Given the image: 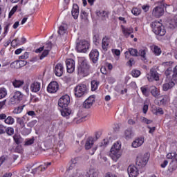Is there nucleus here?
Listing matches in <instances>:
<instances>
[{
	"instance_id": "1",
	"label": "nucleus",
	"mask_w": 177,
	"mask_h": 177,
	"mask_svg": "<svg viewBox=\"0 0 177 177\" xmlns=\"http://www.w3.org/2000/svg\"><path fill=\"white\" fill-rule=\"evenodd\" d=\"M151 27L152 28L153 32L156 34V35H160V37H164L167 33V30H165V27L162 26L158 21H155L151 24Z\"/></svg>"
},
{
	"instance_id": "2",
	"label": "nucleus",
	"mask_w": 177,
	"mask_h": 177,
	"mask_svg": "<svg viewBox=\"0 0 177 177\" xmlns=\"http://www.w3.org/2000/svg\"><path fill=\"white\" fill-rule=\"evenodd\" d=\"M120 150H121V144L116 142L112 146L110 156L113 161H117L121 157Z\"/></svg>"
},
{
	"instance_id": "3",
	"label": "nucleus",
	"mask_w": 177,
	"mask_h": 177,
	"mask_svg": "<svg viewBox=\"0 0 177 177\" xmlns=\"http://www.w3.org/2000/svg\"><path fill=\"white\" fill-rule=\"evenodd\" d=\"M77 73L83 77H86L89 74V64H88L86 60L84 59L79 62Z\"/></svg>"
},
{
	"instance_id": "4",
	"label": "nucleus",
	"mask_w": 177,
	"mask_h": 177,
	"mask_svg": "<svg viewBox=\"0 0 177 177\" xmlns=\"http://www.w3.org/2000/svg\"><path fill=\"white\" fill-rule=\"evenodd\" d=\"M74 92L76 97H82L88 93V87L84 84H80L75 87Z\"/></svg>"
},
{
	"instance_id": "5",
	"label": "nucleus",
	"mask_w": 177,
	"mask_h": 177,
	"mask_svg": "<svg viewBox=\"0 0 177 177\" xmlns=\"http://www.w3.org/2000/svg\"><path fill=\"white\" fill-rule=\"evenodd\" d=\"M149 153L139 154L137 156V160L136 162V167H138V168H143V167H146V165L149 161Z\"/></svg>"
},
{
	"instance_id": "6",
	"label": "nucleus",
	"mask_w": 177,
	"mask_h": 177,
	"mask_svg": "<svg viewBox=\"0 0 177 177\" xmlns=\"http://www.w3.org/2000/svg\"><path fill=\"white\" fill-rule=\"evenodd\" d=\"M89 41L86 40H81L77 44L76 49L80 53H86L89 49Z\"/></svg>"
},
{
	"instance_id": "7",
	"label": "nucleus",
	"mask_w": 177,
	"mask_h": 177,
	"mask_svg": "<svg viewBox=\"0 0 177 177\" xmlns=\"http://www.w3.org/2000/svg\"><path fill=\"white\" fill-rule=\"evenodd\" d=\"M70 104V96L65 95L60 97L58 101V106L61 109L66 108Z\"/></svg>"
},
{
	"instance_id": "8",
	"label": "nucleus",
	"mask_w": 177,
	"mask_h": 177,
	"mask_svg": "<svg viewBox=\"0 0 177 177\" xmlns=\"http://www.w3.org/2000/svg\"><path fill=\"white\" fill-rule=\"evenodd\" d=\"M164 8H165V4H160L159 6L154 8L152 11L153 16L154 17H161L164 15Z\"/></svg>"
},
{
	"instance_id": "9",
	"label": "nucleus",
	"mask_w": 177,
	"mask_h": 177,
	"mask_svg": "<svg viewBox=\"0 0 177 177\" xmlns=\"http://www.w3.org/2000/svg\"><path fill=\"white\" fill-rule=\"evenodd\" d=\"M67 72L71 74V73H74V70H75V61L73 59H68L66 60Z\"/></svg>"
},
{
	"instance_id": "10",
	"label": "nucleus",
	"mask_w": 177,
	"mask_h": 177,
	"mask_svg": "<svg viewBox=\"0 0 177 177\" xmlns=\"http://www.w3.org/2000/svg\"><path fill=\"white\" fill-rule=\"evenodd\" d=\"M148 81L151 82L153 81H158L160 77L158 76V73H157V69L156 68H152L150 70V77H147Z\"/></svg>"
},
{
	"instance_id": "11",
	"label": "nucleus",
	"mask_w": 177,
	"mask_h": 177,
	"mask_svg": "<svg viewBox=\"0 0 177 177\" xmlns=\"http://www.w3.org/2000/svg\"><path fill=\"white\" fill-rule=\"evenodd\" d=\"M23 99V94L20 91H16L12 97L10 98V102L12 104H16V103H19L20 100Z\"/></svg>"
},
{
	"instance_id": "12",
	"label": "nucleus",
	"mask_w": 177,
	"mask_h": 177,
	"mask_svg": "<svg viewBox=\"0 0 177 177\" xmlns=\"http://www.w3.org/2000/svg\"><path fill=\"white\" fill-rule=\"evenodd\" d=\"M59 91V84L57 82H51L47 86V92L48 93H56Z\"/></svg>"
},
{
	"instance_id": "13",
	"label": "nucleus",
	"mask_w": 177,
	"mask_h": 177,
	"mask_svg": "<svg viewBox=\"0 0 177 177\" xmlns=\"http://www.w3.org/2000/svg\"><path fill=\"white\" fill-rule=\"evenodd\" d=\"M93 103H95V95H91L84 102L83 108L91 109L93 106Z\"/></svg>"
},
{
	"instance_id": "14",
	"label": "nucleus",
	"mask_w": 177,
	"mask_h": 177,
	"mask_svg": "<svg viewBox=\"0 0 177 177\" xmlns=\"http://www.w3.org/2000/svg\"><path fill=\"white\" fill-rule=\"evenodd\" d=\"M127 172L129 177H136L139 175V171L138 170V167L133 165L129 166L127 169Z\"/></svg>"
},
{
	"instance_id": "15",
	"label": "nucleus",
	"mask_w": 177,
	"mask_h": 177,
	"mask_svg": "<svg viewBox=\"0 0 177 177\" xmlns=\"http://www.w3.org/2000/svg\"><path fill=\"white\" fill-rule=\"evenodd\" d=\"M89 57L93 63H97L99 60V51L96 49L92 50L89 54Z\"/></svg>"
},
{
	"instance_id": "16",
	"label": "nucleus",
	"mask_w": 177,
	"mask_h": 177,
	"mask_svg": "<svg viewBox=\"0 0 177 177\" xmlns=\"http://www.w3.org/2000/svg\"><path fill=\"white\" fill-rule=\"evenodd\" d=\"M64 71V68L63 67V64H57L54 70V73L57 77H62L63 75V72Z\"/></svg>"
},
{
	"instance_id": "17",
	"label": "nucleus",
	"mask_w": 177,
	"mask_h": 177,
	"mask_svg": "<svg viewBox=\"0 0 177 177\" xmlns=\"http://www.w3.org/2000/svg\"><path fill=\"white\" fill-rule=\"evenodd\" d=\"M30 89L31 92H34L35 93L39 92V91H41V83L38 82H33L30 84Z\"/></svg>"
},
{
	"instance_id": "18",
	"label": "nucleus",
	"mask_w": 177,
	"mask_h": 177,
	"mask_svg": "<svg viewBox=\"0 0 177 177\" xmlns=\"http://www.w3.org/2000/svg\"><path fill=\"white\" fill-rule=\"evenodd\" d=\"M27 62L24 61H15L10 64V67L12 68H20V67H23V66H26Z\"/></svg>"
},
{
	"instance_id": "19",
	"label": "nucleus",
	"mask_w": 177,
	"mask_h": 177,
	"mask_svg": "<svg viewBox=\"0 0 177 177\" xmlns=\"http://www.w3.org/2000/svg\"><path fill=\"white\" fill-rule=\"evenodd\" d=\"M80 15V7L77 4H73L72 9V16L75 20L78 19V16Z\"/></svg>"
},
{
	"instance_id": "20",
	"label": "nucleus",
	"mask_w": 177,
	"mask_h": 177,
	"mask_svg": "<svg viewBox=\"0 0 177 177\" xmlns=\"http://www.w3.org/2000/svg\"><path fill=\"white\" fill-rule=\"evenodd\" d=\"M95 143V138L93 137H88L85 143V149L86 150H89V149H92L93 144Z\"/></svg>"
},
{
	"instance_id": "21",
	"label": "nucleus",
	"mask_w": 177,
	"mask_h": 177,
	"mask_svg": "<svg viewBox=\"0 0 177 177\" xmlns=\"http://www.w3.org/2000/svg\"><path fill=\"white\" fill-rule=\"evenodd\" d=\"M175 86V82L171 80L169 82L164 83L162 85V91L167 92V91H169V89H172Z\"/></svg>"
},
{
	"instance_id": "22",
	"label": "nucleus",
	"mask_w": 177,
	"mask_h": 177,
	"mask_svg": "<svg viewBox=\"0 0 177 177\" xmlns=\"http://www.w3.org/2000/svg\"><path fill=\"white\" fill-rule=\"evenodd\" d=\"M143 143H145V138H138L132 142V147L136 149V147L142 146Z\"/></svg>"
},
{
	"instance_id": "23",
	"label": "nucleus",
	"mask_w": 177,
	"mask_h": 177,
	"mask_svg": "<svg viewBox=\"0 0 177 177\" xmlns=\"http://www.w3.org/2000/svg\"><path fill=\"white\" fill-rule=\"evenodd\" d=\"M177 169V155L175 157V160H172L169 165V171L171 172H174V171H176Z\"/></svg>"
},
{
	"instance_id": "24",
	"label": "nucleus",
	"mask_w": 177,
	"mask_h": 177,
	"mask_svg": "<svg viewBox=\"0 0 177 177\" xmlns=\"http://www.w3.org/2000/svg\"><path fill=\"white\" fill-rule=\"evenodd\" d=\"M80 162H81V158H80V157H76V158L72 159L71 164L68 168V171L73 170L74 167H75V165H78V164H80Z\"/></svg>"
},
{
	"instance_id": "25",
	"label": "nucleus",
	"mask_w": 177,
	"mask_h": 177,
	"mask_svg": "<svg viewBox=\"0 0 177 177\" xmlns=\"http://www.w3.org/2000/svg\"><path fill=\"white\" fill-rule=\"evenodd\" d=\"M138 50L136 48H129L128 51L125 52V56H126V59H129V57H128V56L127 55H131V56H133L134 57H136L138 56Z\"/></svg>"
},
{
	"instance_id": "26",
	"label": "nucleus",
	"mask_w": 177,
	"mask_h": 177,
	"mask_svg": "<svg viewBox=\"0 0 177 177\" xmlns=\"http://www.w3.org/2000/svg\"><path fill=\"white\" fill-rule=\"evenodd\" d=\"M122 31L124 34V35L127 37H129L130 34H132L133 32V28H125L124 26L122 25Z\"/></svg>"
},
{
	"instance_id": "27",
	"label": "nucleus",
	"mask_w": 177,
	"mask_h": 177,
	"mask_svg": "<svg viewBox=\"0 0 177 177\" xmlns=\"http://www.w3.org/2000/svg\"><path fill=\"white\" fill-rule=\"evenodd\" d=\"M98 175H99V172L97 171V170L95 169H91L87 171L86 174V177H97Z\"/></svg>"
},
{
	"instance_id": "28",
	"label": "nucleus",
	"mask_w": 177,
	"mask_h": 177,
	"mask_svg": "<svg viewBox=\"0 0 177 177\" xmlns=\"http://www.w3.org/2000/svg\"><path fill=\"white\" fill-rule=\"evenodd\" d=\"M146 53H147V49H140L138 53V56H140L141 60L143 62H147V59L146 58Z\"/></svg>"
},
{
	"instance_id": "29",
	"label": "nucleus",
	"mask_w": 177,
	"mask_h": 177,
	"mask_svg": "<svg viewBox=\"0 0 177 177\" xmlns=\"http://www.w3.org/2000/svg\"><path fill=\"white\" fill-rule=\"evenodd\" d=\"M149 89L151 91V95L154 97H158V96H160V90H158L157 87H156L155 86H151Z\"/></svg>"
},
{
	"instance_id": "30",
	"label": "nucleus",
	"mask_w": 177,
	"mask_h": 177,
	"mask_svg": "<svg viewBox=\"0 0 177 177\" xmlns=\"http://www.w3.org/2000/svg\"><path fill=\"white\" fill-rule=\"evenodd\" d=\"M58 153H64L66 151V144L63 141H59L57 145Z\"/></svg>"
},
{
	"instance_id": "31",
	"label": "nucleus",
	"mask_w": 177,
	"mask_h": 177,
	"mask_svg": "<svg viewBox=\"0 0 177 177\" xmlns=\"http://www.w3.org/2000/svg\"><path fill=\"white\" fill-rule=\"evenodd\" d=\"M151 49L152 52H153V53L156 55V56H160V55H161V48L158 47V46H151Z\"/></svg>"
},
{
	"instance_id": "32",
	"label": "nucleus",
	"mask_w": 177,
	"mask_h": 177,
	"mask_svg": "<svg viewBox=\"0 0 177 177\" xmlns=\"http://www.w3.org/2000/svg\"><path fill=\"white\" fill-rule=\"evenodd\" d=\"M61 114L62 117H66V118H69V115L71 114V109L68 108H64L61 111Z\"/></svg>"
},
{
	"instance_id": "33",
	"label": "nucleus",
	"mask_w": 177,
	"mask_h": 177,
	"mask_svg": "<svg viewBox=\"0 0 177 177\" xmlns=\"http://www.w3.org/2000/svg\"><path fill=\"white\" fill-rule=\"evenodd\" d=\"M109 39H107V37H105L102 39V46L103 50L106 51L107 48H109Z\"/></svg>"
},
{
	"instance_id": "34",
	"label": "nucleus",
	"mask_w": 177,
	"mask_h": 177,
	"mask_svg": "<svg viewBox=\"0 0 177 177\" xmlns=\"http://www.w3.org/2000/svg\"><path fill=\"white\" fill-rule=\"evenodd\" d=\"M70 172L69 177H80L81 174H80V170L78 169L68 170Z\"/></svg>"
},
{
	"instance_id": "35",
	"label": "nucleus",
	"mask_w": 177,
	"mask_h": 177,
	"mask_svg": "<svg viewBox=\"0 0 177 177\" xmlns=\"http://www.w3.org/2000/svg\"><path fill=\"white\" fill-rule=\"evenodd\" d=\"M24 121H26V116L17 118V123L19 124V125H20L21 128H24V127H26V124L24 123Z\"/></svg>"
},
{
	"instance_id": "36",
	"label": "nucleus",
	"mask_w": 177,
	"mask_h": 177,
	"mask_svg": "<svg viewBox=\"0 0 177 177\" xmlns=\"http://www.w3.org/2000/svg\"><path fill=\"white\" fill-rule=\"evenodd\" d=\"M124 135L126 136V139H131L133 136V131H132V129H127L124 131Z\"/></svg>"
},
{
	"instance_id": "37",
	"label": "nucleus",
	"mask_w": 177,
	"mask_h": 177,
	"mask_svg": "<svg viewBox=\"0 0 177 177\" xmlns=\"http://www.w3.org/2000/svg\"><path fill=\"white\" fill-rule=\"evenodd\" d=\"M66 31H67V28H66V25H61L58 30V34L59 35H64V33Z\"/></svg>"
},
{
	"instance_id": "38",
	"label": "nucleus",
	"mask_w": 177,
	"mask_h": 177,
	"mask_svg": "<svg viewBox=\"0 0 177 177\" xmlns=\"http://www.w3.org/2000/svg\"><path fill=\"white\" fill-rule=\"evenodd\" d=\"M4 122L8 125H13L15 124V119L12 116H8L6 118Z\"/></svg>"
},
{
	"instance_id": "39",
	"label": "nucleus",
	"mask_w": 177,
	"mask_h": 177,
	"mask_svg": "<svg viewBox=\"0 0 177 177\" xmlns=\"http://www.w3.org/2000/svg\"><path fill=\"white\" fill-rule=\"evenodd\" d=\"M13 139L17 145H20V143H21V136H20V134H15Z\"/></svg>"
},
{
	"instance_id": "40",
	"label": "nucleus",
	"mask_w": 177,
	"mask_h": 177,
	"mask_svg": "<svg viewBox=\"0 0 177 177\" xmlns=\"http://www.w3.org/2000/svg\"><path fill=\"white\" fill-rule=\"evenodd\" d=\"M24 84V81L21 80H15L13 82L12 84L15 86V88H20L23 84Z\"/></svg>"
},
{
	"instance_id": "41",
	"label": "nucleus",
	"mask_w": 177,
	"mask_h": 177,
	"mask_svg": "<svg viewBox=\"0 0 177 177\" xmlns=\"http://www.w3.org/2000/svg\"><path fill=\"white\" fill-rule=\"evenodd\" d=\"M91 91H95L97 89V86H99V82L96 80L91 81Z\"/></svg>"
},
{
	"instance_id": "42",
	"label": "nucleus",
	"mask_w": 177,
	"mask_h": 177,
	"mask_svg": "<svg viewBox=\"0 0 177 177\" xmlns=\"http://www.w3.org/2000/svg\"><path fill=\"white\" fill-rule=\"evenodd\" d=\"M153 110L156 115L160 114V115H162V114H164V110H162V108L154 106Z\"/></svg>"
},
{
	"instance_id": "43",
	"label": "nucleus",
	"mask_w": 177,
	"mask_h": 177,
	"mask_svg": "<svg viewBox=\"0 0 177 177\" xmlns=\"http://www.w3.org/2000/svg\"><path fill=\"white\" fill-rule=\"evenodd\" d=\"M8 95V93L6 91V88H0V99H3Z\"/></svg>"
},
{
	"instance_id": "44",
	"label": "nucleus",
	"mask_w": 177,
	"mask_h": 177,
	"mask_svg": "<svg viewBox=\"0 0 177 177\" xmlns=\"http://www.w3.org/2000/svg\"><path fill=\"white\" fill-rule=\"evenodd\" d=\"M80 17L82 20L86 21L88 20V13L82 10L80 14Z\"/></svg>"
},
{
	"instance_id": "45",
	"label": "nucleus",
	"mask_w": 177,
	"mask_h": 177,
	"mask_svg": "<svg viewBox=\"0 0 177 177\" xmlns=\"http://www.w3.org/2000/svg\"><path fill=\"white\" fill-rule=\"evenodd\" d=\"M24 107H25V105L18 106L17 108H15L14 109L13 113L15 114H20V113H21V111H23V109H24Z\"/></svg>"
},
{
	"instance_id": "46",
	"label": "nucleus",
	"mask_w": 177,
	"mask_h": 177,
	"mask_svg": "<svg viewBox=\"0 0 177 177\" xmlns=\"http://www.w3.org/2000/svg\"><path fill=\"white\" fill-rule=\"evenodd\" d=\"M107 145H109V139H104L103 141L100 144L99 147L104 149Z\"/></svg>"
},
{
	"instance_id": "47",
	"label": "nucleus",
	"mask_w": 177,
	"mask_h": 177,
	"mask_svg": "<svg viewBox=\"0 0 177 177\" xmlns=\"http://www.w3.org/2000/svg\"><path fill=\"white\" fill-rule=\"evenodd\" d=\"M6 132L7 134L9 135V136H12V135L15 133V129H13V127H8L6 128Z\"/></svg>"
},
{
	"instance_id": "48",
	"label": "nucleus",
	"mask_w": 177,
	"mask_h": 177,
	"mask_svg": "<svg viewBox=\"0 0 177 177\" xmlns=\"http://www.w3.org/2000/svg\"><path fill=\"white\" fill-rule=\"evenodd\" d=\"M131 75L134 77V78H138L139 75H140V71L134 69L131 72Z\"/></svg>"
},
{
	"instance_id": "49",
	"label": "nucleus",
	"mask_w": 177,
	"mask_h": 177,
	"mask_svg": "<svg viewBox=\"0 0 177 177\" xmlns=\"http://www.w3.org/2000/svg\"><path fill=\"white\" fill-rule=\"evenodd\" d=\"M177 156V153H169L167 155V158H168L169 160H175V158Z\"/></svg>"
},
{
	"instance_id": "50",
	"label": "nucleus",
	"mask_w": 177,
	"mask_h": 177,
	"mask_svg": "<svg viewBox=\"0 0 177 177\" xmlns=\"http://www.w3.org/2000/svg\"><path fill=\"white\" fill-rule=\"evenodd\" d=\"M17 6H15L12 10L10 11L9 14H8V17L9 19H10V17H12V15H15V12H16V10H17Z\"/></svg>"
},
{
	"instance_id": "51",
	"label": "nucleus",
	"mask_w": 177,
	"mask_h": 177,
	"mask_svg": "<svg viewBox=\"0 0 177 177\" xmlns=\"http://www.w3.org/2000/svg\"><path fill=\"white\" fill-rule=\"evenodd\" d=\"M175 58L177 59V51L175 53ZM173 78L177 77V65L174 67L173 70Z\"/></svg>"
},
{
	"instance_id": "52",
	"label": "nucleus",
	"mask_w": 177,
	"mask_h": 177,
	"mask_svg": "<svg viewBox=\"0 0 177 177\" xmlns=\"http://www.w3.org/2000/svg\"><path fill=\"white\" fill-rule=\"evenodd\" d=\"M19 45H20V42L19 41L18 39H15L11 42V46H13L14 48Z\"/></svg>"
},
{
	"instance_id": "53",
	"label": "nucleus",
	"mask_w": 177,
	"mask_h": 177,
	"mask_svg": "<svg viewBox=\"0 0 177 177\" xmlns=\"http://www.w3.org/2000/svg\"><path fill=\"white\" fill-rule=\"evenodd\" d=\"M48 55H49L48 50H44V52L42 53V54L39 57L40 60H42V59H44V57H46V56H48Z\"/></svg>"
},
{
	"instance_id": "54",
	"label": "nucleus",
	"mask_w": 177,
	"mask_h": 177,
	"mask_svg": "<svg viewBox=\"0 0 177 177\" xmlns=\"http://www.w3.org/2000/svg\"><path fill=\"white\" fill-rule=\"evenodd\" d=\"M131 13H133L134 16H139V15H140V10L135 8L131 10Z\"/></svg>"
},
{
	"instance_id": "55",
	"label": "nucleus",
	"mask_w": 177,
	"mask_h": 177,
	"mask_svg": "<svg viewBox=\"0 0 177 177\" xmlns=\"http://www.w3.org/2000/svg\"><path fill=\"white\" fill-rule=\"evenodd\" d=\"M35 140L34 139V138L26 140V141L25 142V145L26 146H30V145H31L34 143Z\"/></svg>"
},
{
	"instance_id": "56",
	"label": "nucleus",
	"mask_w": 177,
	"mask_h": 177,
	"mask_svg": "<svg viewBox=\"0 0 177 177\" xmlns=\"http://www.w3.org/2000/svg\"><path fill=\"white\" fill-rule=\"evenodd\" d=\"M141 91L142 95H144L145 96H149V91L147 90V88L141 87Z\"/></svg>"
},
{
	"instance_id": "57",
	"label": "nucleus",
	"mask_w": 177,
	"mask_h": 177,
	"mask_svg": "<svg viewBox=\"0 0 177 177\" xmlns=\"http://www.w3.org/2000/svg\"><path fill=\"white\" fill-rule=\"evenodd\" d=\"M99 39H100L99 34H95L93 35V43L95 44V45L96 44L99 43Z\"/></svg>"
},
{
	"instance_id": "58",
	"label": "nucleus",
	"mask_w": 177,
	"mask_h": 177,
	"mask_svg": "<svg viewBox=\"0 0 177 177\" xmlns=\"http://www.w3.org/2000/svg\"><path fill=\"white\" fill-rule=\"evenodd\" d=\"M41 171H45V169H46V168H48L46 166H45V164L44 165H40L37 168H35L32 170L33 172H37V171H38V169H39V168H41Z\"/></svg>"
},
{
	"instance_id": "59",
	"label": "nucleus",
	"mask_w": 177,
	"mask_h": 177,
	"mask_svg": "<svg viewBox=\"0 0 177 177\" xmlns=\"http://www.w3.org/2000/svg\"><path fill=\"white\" fill-rule=\"evenodd\" d=\"M44 48H46V50H48L49 52H50V50L52 49V42L49 41L48 43H47Z\"/></svg>"
},
{
	"instance_id": "60",
	"label": "nucleus",
	"mask_w": 177,
	"mask_h": 177,
	"mask_svg": "<svg viewBox=\"0 0 177 177\" xmlns=\"http://www.w3.org/2000/svg\"><path fill=\"white\" fill-rule=\"evenodd\" d=\"M142 122H144V124H151L153 122V120H149L145 117L142 118Z\"/></svg>"
},
{
	"instance_id": "61",
	"label": "nucleus",
	"mask_w": 177,
	"mask_h": 177,
	"mask_svg": "<svg viewBox=\"0 0 177 177\" xmlns=\"http://www.w3.org/2000/svg\"><path fill=\"white\" fill-rule=\"evenodd\" d=\"M9 27H10V24H8L4 27V32L3 33V37H6V34H8V30H9Z\"/></svg>"
},
{
	"instance_id": "62",
	"label": "nucleus",
	"mask_w": 177,
	"mask_h": 177,
	"mask_svg": "<svg viewBox=\"0 0 177 177\" xmlns=\"http://www.w3.org/2000/svg\"><path fill=\"white\" fill-rule=\"evenodd\" d=\"M37 122V120H32L31 122L28 123V127H30V128H32V127L36 125Z\"/></svg>"
},
{
	"instance_id": "63",
	"label": "nucleus",
	"mask_w": 177,
	"mask_h": 177,
	"mask_svg": "<svg viewBox=\"0 0 177 177\" xmlns=\"http://www.w3.org/2000/svg\"><path fill=\"white\" fill-rule=\"evenodd\" d=\"M6 131V127L2 124H0V135H2V133H5Z\"/></svg>"
},
{
	"instance_id": "64",
	"label": "nucleus",
	"mask_w": 177,
	"mask_h": 177,
	"mask_svg": "<svg viewBox=\"0 0 177 177\" xmlns=\"http://www.w3.org/2000/svg\"><path fill=\"white\" fill-rule=\"evenodd\" d=\"M127 64L128 66H130V67H132L133 64H135V59H133V58H130Z\"/></svg>"
}]
</instances>
